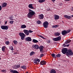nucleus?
Segmentation results:
<instances>
[{"label": "nucleus", "instance_id": "f257e3e1", "mask_svg": "<svg viewBox=\"0 0 73 73\" xmlns=\"http://www.w3.org/2000/svg\"><path fill=\"white\" fill-rule=\"evenodd\" d=\"M29 12L27 15V17L30 18H32L33 16L35 14V13L31 10H29Z\"/></svg>", "mask_w": 73, "mask_h": 73}, {"label": "nucleus", "instance_id": "f03ea898", "mask_svg": "<svg viewBox=\"0 0 73 73\" xmlns=\"http://www.w3.org/2000/svg\"><path fill=\"white\" fill-rule=\"evenodd\" d=\"M20 36L21 37V39L22 40H23L24 39L25 37V35L23 33H19Z\"/></svg>", "mask_w": 73, "mask_h": 73}, {"label": "nucleus", "instance_id": "7ed1b4c3", "mask_svg": "<svg viewBox=\"0 0 73 73\" xmlns=\"http://www.w3.org/2000/svg\"><path fill=\"white\" fill-rule=\"evenodd\" d=\"M61 39V37L59 36L56 38H54L52 39V40L54 41H57L60 40Z\"/></svg>", "mask_w": 73, "mask_h": 73}, {"label": "nucleus", "instance_id": "20e7f679", "mask_svg": "<svg viewBox=\"0 0 73 73\" xmlns=\"http://www.w3.org/2000/svg\"><path fill=\"white\" fill-rule=\"evenodd\" d=\"M49 23L47 21L45 22L43 24V25L44 27L46 28L48 27V25Z\"/></svg>", "mask_w": 73, "mask_h": 73}, {"label": "nucleus", "instance_id": "39448f33", "mask_svg": "<svg viewBox=\"0 0 73 73\" xmlns=\"http://www.w3.org/2000/svg\"><path fill=\"white\" fill-rule=\"evenodd\" d=\"M1 28L2 29L6 30L8 29V27L7 26H1Z\"/></svg>", "mask_w": 73, "mask_h": 73}, {"label": "nucleus", "instance_id": "423d86ee", "mask_svg": "<svg viewBox=\"0 0 73 73\" xmlns=\"http://www.w3.org/2000/svg\"><path fill=\"white\" fill-rule=\"evenodd\" d=\"M68 51V50L67 49V48H64V49H63L62 50V52L65 54L67 51Z\"/></svg>", "mask_w": 73, "mask_h": 73}, {"label": "nucleus", "instance_id": "0eeeda50", "mask_svg": "<svg viewBox=\"0 0 73 73\" xmlns=\"http://www.w3.org/2000/svg\"><path fill=\"white\" fill-rule=\"evenodd\" d=\"M23 32L27 36H28L29 35V31L26 30H23Z\"/></svg>", "mask_w": 73, "mask_h": 73}, {"label": "nucleus", "instance_id": "6e6552de", "mask_svg": "<svg viewBox=\"0 0 73 73\" xmlns=\"http://www.w3.org/2000/svg\"><path fill=\"white\" fill-rule=\"evenodd\" d=\"M32 47L35 49H38L39 48V46L37 45H33Z\"/></svg>", "mask_w": 73, "mask_h": 73}, {"label": "nucleus", "instance_id": "1a4fd4ad", "mask_svg": "<svg viewBox=\"0 0 73 73\" xmlns=\"http://www.w3.org/2000/svg\"><path fill=\"white\" fill-rule=\"evenodd\" d=\"M40 62V60L38 59H35L34 60V63L37 64H38Z\"/></svg>", "mask_w": 73, "mask_h": 73}, {"label": "nucleus", "instance_id": "9d476101", "mask_svg": "<svg viewBox=\"0 0 73 73\" xmlns=\"http://www.w3.org/2000/svg\"><path fill=\"white\" fill-rule=\"evenodd\" d=\"M67 53L70 56L72 55L73 54V53L72 52V51L71 50H68Z\"/></svg>", "mask_w": 73, "mask_h": 73}, {"label": "nucleus", "instance_id": "9b49d317", "mask_svg": "<svg viewBox=\"0 0 73 73\" xmlns=\"http://www.w3.org/2000/svg\"><path fill=\"white\" fill-rule=\"evenodd\" d=\"M26 40L27 41L30 42L32 41V39L30 37H27L26 38Z\"/></svg>", "mask_w": 73, "mask_h": 73}, {"label": "nucleus", "instance_id": "f8f14e48", "mask_svg": "<svg viewBox=\"0 0 73 73\" xmlns=\"http://www.w3.org/2000/svg\"><path fill=\"white\" fill-rule=\"evenodd\" d=\"M10 71L11 72H12L13 73H19L16 70H12L11 69H10Z\"/></svg>", "mask_w": 73, "mask_h": 73}, {"label": "nucleus", "instance_id": "ddd939ff", "mask_svg": "<svg viewBox=\"0 0 73 73\" xmlns=\"http://www.w3.org/2000/svg\"><path fill=\"white\" fill-rule=\"evenodd\" d=\"M44 48V47L43 46H40L39 47V50H40V51L41 53H42L43 52L42 51L43 50V48Z\"/></svg>", "mask_w": 73, "mask_h": 73}, {"label": "nucleus", "instance_id": "4468645a", "mask_svg": "<svg viewBox=\"0 0 73 73\" xmlns=\"http://www.w3.org/2000/svg\"><path fill=\"white\" fill-rule=\"evenodd\" d=\"M64 17L65 18L68 19H70L72 18L71 16H69L68 15H64Z\"/></svg>", "mask_w": 73, "mask_h": 73}, {"label": "nucleus", "instance_id": "2eb2a0df", "mask_svg": "<svg viewBox=\"0 0 73 73\" xmlns=\"http://www.w3.org/2000/svg\"><path fill=\"white\" fill-rule=\"evenodd\" d=\"M46 64V63L45 61L44 60H42L41 61V62L40 63V64L42 65H45Z\"/></svg>", "mask_w": 73, "mask_h": 73}, {"label": "nucleus", "instance_id": "dca6fc26", "mask_svg": "<svg viewBox=\"0 0 73 73\" xmlns=\"http://www.w3.org/2000/svg\"><path fill=\"white\" fill-rule=\"evenodd\" d=\"M54 19L55 20H58L59 19V15H55L54 16Z\"/></svg>", "mask_w": 73, "mask_h": 73}, {"label": "nucleus", "instance_id": "f3484780", "mask_svg": "<svg viewBox=\"0 0 73 73\" xmlns=\"http://www.w3.org/2000/svg\"><path fill=\"white\" fill-rule=\"evenodd\" d=\"M7 3L5 2L4 3H2V7L4 8L6 7V6H7Z\"/></svg>", "mask_w": 73, "mask_h": 73}, {"label": "nucleus", "instance_id": "a211bd4d", "mask_svg": "<svg viewBox=\"0 0 73 73\" xmlns=\"http://www.w3.org/2000/svg\"><path fill=\"white\" fill-rule=\"evenodd\" d=\"M44 16L43 14H40L39 15V19H42L43 18Z\"/></svg>", "mask_w": 73, "mask_h": 73}, {"label": "nucleus", "instance_id": "6ab92c4d", "mask_svg": "<svg viewBox=\"0 0 73 73\" xmlns=\"http://www.w3.org/2000/svg\"><path fill=\"white\" fill-rule=\"evenodd\" d=\"M67 33V31H63L62 32V34L64 36Z\"/></svg>", "mask_w": 73, "mask_h": 73}, {"label": "nucleus", "instance_id": "aec40b11", "mask_svg": "<svg viewBox=\"0 0 73 73\" xmlns=\"http://www.w3.org/2000/svg\"><path fill=\"white\" fill-rule=\"evenodd\" d=\"M28 7L31 9H33V7L32 4H29L28 6Z\"/></svg>", "mask_w": 73, "mask_h": 73}, {"label": "nucleus", "instance_id": "412c9836", "mask_svg": "<svg viewBox=\"0 0 73 73\" xmlns=\"http://www.w3.org/2000/svg\"><path fill=\"white\" fill-rule=\"evenodd\" d=\"M20 66V65H15L14 67V68L15 69H17L18 68H19Z\"/></svg>", "mask_w": 73, "mask_h": 73}, {"label": "nucleus", "instance_id": "4be33fe9", "mask_svg": "<svg viewBox=\"0 0 73 73\" xmlns=\"http://www.w3.org/2000/svg\"><path fill=\"white\" fill-rule=\"evenodd\" d=\"M26 27V26L25 25H23L21 26V29H25V28Z\"/></svg>", "mask_w": 73, "mask_h": 73}, {"label": "nucleus", "instance_id": "5701e85b", "mask_svg": "<svg viewBox=\"0 0 73 73\" xmlns=\"http://www.w3.org/2000/svg\"><path fill=\"white\" fill-rule=\"evenodd\" d=\"M50 73H56V71L54 69L51 70Z\"/></svg>", "mask_w": 73, "mask_h": 73}, {"label": "nucleus", "instance_id": "b1692460", "mask_svg": "<svg viewBox=\"0 0 73 73\" xmlns=\"http://www.w3.org/2000/svg\"><path fill=\"white\" fill-rule=\"evenodd\" d=\"M45 1V0H39L38 1L40 3H42L44 2Z\"/></svg>", "mask_w": 73, "mask_h": 73}, {"label": "nucleus", "instance_id": "393cba45", "mask_svg": "<svg viewBox=\"0 0 73 73\" xmlns=\"http://www.w3.org/2000/svg\"><path fill=\"white\" fill-rule=\"evenodd\" d=\"M60 35V33L58 32L56 33L55 34V35L57 36H59Z\"/></svg>", "mask_w": 73, "mask_h": 73}, {"label": "nucleus", "instance_id": "a878e982", "mask_svg": "<svg viewBox=\"0 0 73 73\" xmlns=\"http://www.w3.org/2000/svg\"><path fill=\"white\" fill-rule=\"evenodd\" d=\"M71 40H68L65 42V44H67L70 43L71 42Z\"/></svg>", "mask_w": 73, "mask_h": 73}, {"label": "nucleus", "instance_id": "bb28decb", "mask_svg": "<svg viewBox=\"0 0 73 73\" xmlns=\"http://www.w3.org/2000/svg\"><path fill=\"white\" fill-rule=\"evenodd\" d=\"M33 42L35 43L38 42V41L35 40V39H33Z\"/></svg>", "mask_w": 73, "mask_h": 73}, {"label": "nucleus", "instance_id": "cd10ccee", "mask_svg": "<svg viewBox=\"0 0 73 73\" xmlns=\"http://www.w3.org/2000/svg\"><path fill=\"white\" fill-rule=\"evenodd\" d=\"M35 53L34 52L32 51L30 54V56H32L33 55H34L35 54Z\"/></svg>", "mask_w": 73, "mask_h": 73}, {"label": "nucleus", "instance_id": "c85d7f7f", "mask_svg": "<svg viewBox=\"0 0 73 73\" xmlns=\"http://www.w3.org/2000/svg\"><path fill=\"white\" fill-rule=\"evenodd\" d=\"M21 68H23L24 69H26V67L25 66H23L21 67Z\"/></svg>", "mask_w": 73, "mask_h": 73}, {"label": "nucleus", "instance_id": "c756f323", "mask_svg": "<svg viewBox=\"0 0 73 73\" xmlns=\"http://www.w3.org/2000/svg\"><path fill=\"white\" fill-rule=\"evenodd\" d=\"M51 55L52 57H54V58H56V57L55 56V55L54 53L52 54Z\"/></svg>", "mask_w": 73, "mask_h": 73}, {"label": "nucleus", "instance_id": "7c9ffc66", "mask_svg": "<svg viewBox=\"0 0 73 73\" xmlns=\"http://www.w3.org/2000/svg\"><path fill=\"white\" fill-rule=\"evenodd\" d=\"M13 42L15 45H16L18 43V42L16 40H14Z\"/></svg>", "mask_w": 73, "mask_h": 73}, {"label": "nucleus", "instance_id": "2f4dec72", "mask_svg": "<svg viewBox=\"0 0 73 73\" xmlns=\"http://www.w3.org/2000/svg\"><path fill=\"white\" fill-rule=\"evenodd\" d=\"M61 55L60 54H58L56 55V56L57 57H60L61 56Z\"/></svg>", "mask_w": 73, "mask_h": 73}, {"label": "nucleus", "instance_id": "473e14b6", "mask_svg": "<svg viewBox=\"0 0 73 73\" xmlns=\"http://www.w3.org/2000/svg\"><path fill=\"white\" fill-rule=\"evenodd\" d=\"M2 49L3 51H4L5 50V46H3L2 48Z\"/></svg>", "mask_w": 73, "mask_h": 73}, {"label": "nucleus", "instance_id": "72a5a7b5", "mask_svg": "<svg viewBox=\"0 0 73 73\" xmlns=\"http://www.w3.org/2000/svg\"><path fill=\"white\" fill-rule=\"evenodd\" d=\"M9 49L12 50H13V46H12L11 47H10Z\"/></svg>", "mask_w": 73, "mask_h": 73}, {"label": "nucleus", "instance_id": "f704fd0d", "mask_svg": "<svg viewBox=\"0 0 73 73\" xmlns=\"http://www.w3.org/2000/svg\"><path fill=\"white\" fill-rule=\"evenodd\" d=\"M10 19L11 20H14V19H13V17H11L10 18Z\"/></svg>", "mask_w": 73, "mask_h": 73}, {"label": "nucleus", "instance_id": "c9c22d12", "mask_svg": "<svg viewBox=\"0 0 73 73\" xmlns=\"http://www.w3.org/2000/svg\"><path fill=\"white\" fill-rule=\"evenodd\" d=\"M58 27V25H53L52 26V28H57Z\"/></svg>", "mask_w": 73, "mask_h": 73}, {"label": "nucleus", "instance_id": "e433bc0d", "mask_svg": "<svg viewBox=\"0 0 73 73\" xmlns=\"http://www.w3.org/2000/svg\"><path fill=\"white\" fill-rule=\"evenodd\" d=\"M36 23L38 24H40L41 22L39 21H38Z\"/></svg>", "mask_w": 73, "mask_h": 73}, {"label": "nucleus", "instance_id": "4c0bfd02", "mask_svg": "<svg viewBox=\"0 0 73 73\" xmlns=\"http://www.w3.org/2000/svg\"><path fill=\"white\" fill-rule=\"evenodd\" d=\"M5 44L7 45H8L9 44V42L7 41L5 42Z\"/></svg>", "mask_w": 73, "mask_h": 73}, {"label": "nucleus", "instance_id": "58836bf2", "mask_svg": "<svg viewBox=\"0 0 73 73\" xmlns=\"http://www.w3.org/2000/svg\"><path fill=\"white\" fill-rule=\"evenodd\" d=\"M14 22L13 21H10L9 23L10 24H12Z\"/></svg>", "mask_w": 73, "mask_h": 73}, {"label": "nucleus", "instance_id": "ea45409f", "mask_svg": "<svg viewBox=\"0 0 73 73\" xmlns=\"http://www.w3.org/2000/svg\"><path fill=\"white\" fill-rule=\"evenodd\" d=\"M44 56V54H42L40 55V57H42V56Z\"/></svg>", "mask_w": 73, "mask_h": 73}, {"label": "nucleus", "instance_id": "a19ab883", "mask_svg": "<svg viewBox=\"0 0 73 73\" xmlns=\"http://www.w3.org/2000/svg\"><path fill=\"white\" fill-rule=\"evenodd\" d=\"M1 71L3 72H6V70H2Z\"/></svg>", "mask_w": 73, "mask_h": 73}, {"label": "nucleus", "instance_id": "79ce46f5", "mask_svg": "<svg viewBox=\"0 0 73 73\" xmlns=\"http://www.w3.org/2000/svg\"><path fill=\"white\" fill-rule=\"evenodd\" d=\"M47 42L48 43H49L50 42V40H48L47 41Z\"/></svg>", "mask_w": 73, "mask_h": 73}, {"label": "nucleus", "instance_id": "37998d69", "mask_svg": "<svg viewBox=\"0 0 73 73\" xmlns=\"http://www.w3.org/2000/svg\"><path fill=\"white\" fill-rule=\"evenodd\" d=\"M71 31L70 30H68L67 31V33H70Z\"/></svg>", "mask_w": 73, "mask_h": 73}, {"label": "nucleus", "instance_id": "c03bdc74", "mask_svg": "<svg viewBox=\"0 0 73 73\" xmlns=\"http://www.w3.org/2000/svg\"><path fill=\"white\" fill-rule=\"evenodd\" d=\"M39 36L41 38H42L43 39H44V38L42 36H41V35H40Z\"/></svg>", "mask_w": 73, "mask_h": 73}, {"label": "nucleus", "instance_id": "a18cd8bd", "mask_svg": "<svg viewBox=\"0 0 73 73\" xmlns=\"http://www.w3.org/2000/svg\"><path fill=\"white\" fill-rule=\"evenodd\" d=\"M29 31V33H32V32H33V31H31V30H29V31Z\"/></svg>", "mask_w": 73, "mask_h": 73}, {"label": "nucleus", "instance_id": "49530a36", "mask_svg": "<svg viewBox=\"0 0 73 73\" xmlns=\"http://www.w3.org/2000/svg\"><path fill=\"white\" fill-rule=\"evenodd\" d=\"M63 46L64 47L66 46V45L65 44H64L63 45Z\"/></svg>", "mask_w": 73, "mask_h": 73}, {"label": "nucleus", "instance_id": "de8ad7c7", "mask_svg": "<svg viewBox=\"0 0 73 73\" xmlns=\"http://www.w3.org/2000/svg\"><path fill=\"white\" fill-rule=\"evenodd\" d=\"M2 9V7H1V6H0V11H1V10Z\"/></svg>", "mask_w": 73, "mask_h": 73}, {"label": "nucleus", "instance_id": "09e8293b", "mask_svg": "<svg viewBox=\"0 0 73 73\" xmlns=\"http://www.w3.org/2000/svg\"><path fill=\"white\" fill-rule=\"evenodd\" d=\"M51 1L53 2H54V1H55V0H51Z\"/></svg>", "mask_w": 73, "mask_h": 73}, {"label": "nucleus", "instance_id": "8fccbe9b", "mask_svg": "<svg viewBox=\"0 0 73 73\" xmlns=\"http://www.w3.org/2000/svg\"><path fill=\"white\" fill-rule=\"evenodd\" d=\"M71 10L73 11V7H72L71 9Z\"/></svg>", "mask_w": 73, "mask_h": 73}, {"label": "nucleus", "instance_id": "3c124183", "mask_svg": "<svg viewBox=\"0 0 73 73\" xmlns=\"http://www.w3.org/2000/svg\"><path fill=\"white\" fill-rule=\"evenodd\" d=\"M69 46V44H68L67 45H66V46L68 47Z\"/></svg>", "mask_w": 73, "mask_h": 73}, {"label": "nucleus", "instance_id": "603ef678", "mask_svg": "<svg viewBox=\"0 0 73 73\" xmlns=\"http://www.w3.org/2000/svg\"><path fill=\"white\" fill-rule=\"evenodd\" d=\"M7 23V21H6L5 22V24H6Z\"/></svg>", "mask_w": 73, "mask_h": 73}, {"label": "nucleus", "instance_id": "864d4df0", "mask_svg": "<svg viewBox=\"0 0 73 73\" xmlns=\"http://www.w3.org/2000/svg\"><path fill=\"white\" fill-rule=\"evenodd\" d=\"M66 0L69 1H70V0Z\"/></svg>", "mask_w": 73, "mask_h": 73}, {"label": "nucleus", "instance_id": "5fc2aeb1", "mask_svg": "<svg viewBox=\"0 0 73 73\" xmlns=\"http://www.w3.org/2000/svg\"><path fill=\"white\" fill-rule=\"evenodd\" d=\"M72 17H73V15H72Z\"/></svg>", "mask_w": 73, "mask_h": 73}, {"label": "nucleus", "instance_id": "6e6d98bb", "mask_svg": "<svg viewBox=\"0 0 73 73\" xmlns=\"http://www.w3.org/2000/svg\"><path fill=\"white\" fill-rule=\"evenodd\" d=\"M58 73H61V72H58Z\"/></svg>", "mask_w": 73, "mask_h": 73}, {"label": "nucleus", "instance_id": "4d7b16f0", "mask_svg": "<svg viewBox=\"0 0 73 73\" xmlns=\"http://www.w3.org/2000/svg\"><path fill=\"white\" fill-rule=\"evenodd\" d=\"M26 73H28V72H27Z\"/></svg>", "mask_w": 73, "mask_h": 73}, {"label": "nucleus", "instance_id": "13d9d810", "mask_svg": "<svg viewBox=\"0 0 73 73\" xmlns=\"http://www.w3.org/2000/svg\"><path fill=\"white\" fill-rule=\"evenodd\" d=\"M1 60V58L0 57V60Z\"/></svg>", "mask_w": 73, "mask_h": 73}]
</instances>
